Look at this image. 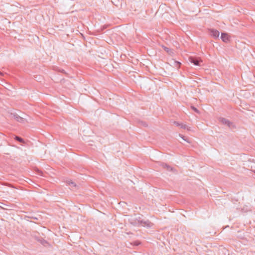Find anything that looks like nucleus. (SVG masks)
Instances as JSON below:
<instances>
[{
  "instance_id": "f257e3e1",
  "label": "nucleus",
  "mask_w": 255,
  "mask_h": 255,
  "mask_svg": "<svg viewBox=\"0 0 255 255\" xmlns=\"http://www.w3.org/2000/svg\"><path fill=\"white\" fill-rule=\"evenodd\" d=\"M130 223L134 226H143L150 228L152 226V224L148 220L143 221L137 218H134L130 220Z\"/></svg>"
},
{
  "instance_id": "f03ea898",
  "label": "nucleus",
  "mask_w": 255,
  "mask_h": 255,
  "mask_svg": "<svg viewBox=\"0 0 255 255\" xmlns=\"http://www.w3.org/2000/svg\"><path fill=\"white\" fill-rule=\"evenodd\" d=\"M189 61L196 66H200L202 63V60L198 57H190L189 58Z\"/></svg>"
},
{
  "instance_id": "7ed1b4c3",
  "label": "nucleus",
  "mask_w": 255,
  "mask_h": 255,
  "mask_svg": "<svg viewBox=\"0 0 255 255\" xmlns=\"http://www.w3.org/2000/svg\"><path fill=\"white\" fill-rule=\"evenodd\" d=\"M11 116L12 118L19 123H24L25 122V119L20 117L16 113L11 114Z\"/></svg>"
},
{
  "instance_id": "20e7f679",
  "label": "nucleus",
  "mask_w": 255,
  "mask_h": 255,
  "mask_svg": "<svg viewBox=\"0 0 255 255\" xmlns=\"http://www.w3.org/2000/svg\"><path fill=\"white\" fill-rule=\"evenodd\" d=\"M220 122L222 124L227 125L229 128H232L233 126V124L232 123L230 122L228 120L223 118H220L219 119Z\"/></svg>"
},
{
  "instance_id": "39448f33",
  "label": "nucleus",
  "mask_w": 255,
  "mask_h": 255,
  "mask_svg": "<svg viewBox=\"0 0 255 255\" xmlns=\"http://www.w3.org/2000/svg\"><path fill=\"white\" fill-rule=\"evenodd\" d=\"M210 34L214 38H218L219 36L220 32L219 31L214 29H210L209 30Z\"/></svg>"
},
{
  "instance_id": "423d86ee",
  "label": "nucleus",
  "mask_w": 255,
  "mask_h": 255,
  "mask_svg": "<svg viewBox=\"0 0 255 255\" xmlns=\"http://www.w3.org/2000/svg\"><path fill=\"white\" fill-rule=\"evenodd\" d=\"M221 38L222 40L225 42H228L229 41V37L227 33H222Z\"/></svg>"
},
{
  "instance_id": "0eeeda50",
  "label": "nucleus",
  "mask_w": 255,
  "mask_h": 255,
  "mask_svg": "<svg viewBox=\"0 0 255 255\" xmlns=\"http://www.w3.org/2000/svg\"><path fill=\"white\" fill-rule=\"evenodd\" d=\"M67 183L71 189H74L76 188L77 185L75 182L72 181H68Z\"/></svg>"
},
{
  "instance_id": "6e6552de",
  "label": "nucleus",
  "mask_w": 255,
  "mask_h": 255,
  "mask_svg": "<svg viewBox=\"0 0 255 255\" xmlns=\"http://www.w3.org/2000/svg\"><path fill=\"white\" fill-rule=\"evenodd\" d=\"M162 166L164 168H167V170H168V171H172L173 170V168L166 163H162Z\"/></svg>"
},
{
  "instance_id": "1a4fd4ad",
  "label": "nucleus",
  "mask_w": 255,
  "mask_h": 255,
  "mask_svg": "<svg viewBox=\"0 0 255 255\" xmlns=\"http://www.w3.org/2000/svg\"><path fill=\"white\" fill-rule=\"evenodd\" d=\"M14 139L20 142H24L23 139L22 138H21L20 137H19L18 136H15L14 137Z\"/></svg>"
},
{
  "instance_id": "9d476101",
  "label": "nucleus",
  "mask_w": 255,
  "mask_h": 255,
  "mask_svg": "<svg viewBox=\"0 0 255 255\" xmlns=\"http://www.w3.org/2000/svg\"><path fill=\"white\" fill-rule=\"evenodd\" d=\"M180 127L182 128H183V129H188L189 130V129L188 128H187V126L185 125V124H180Z\"/></svg>"
},
{
  "instance_id": "9b49d317",
  "label": "nucleus",
  "mask_w": 255,
  "mask_h": 255,
  "mask_svg": "<svg viewBox=\"0 0 255 255\" xmlns=\"http://www.w3.org/2000/svg\"><path fill=\"white\" fill-rule=\"evenodd\" d=\"M174 123V125H176V126H177V127H180V123H178V122H175H175H174V123Z\"/></svg>"
},
{
  "instance_id": "f8f14e48",
  "label": "nucleus",
  "mask_w": 255,
  "mask_h": 255,
  "mask_svg": "<svg viewBox=\"0 0 255 255\" xmlns=\"http://www.w3.org/2000/svg\"><path fill=\"white\" fill-rule=\"evenodd\" d=\"M192 108L196 113H198L199 112L198 110H197V109L196 108H195L194 107H192Z\"/></svg>"
},
{
  "instance_id": "ddd939ff",
  "label": "nucleus",
  "mask_w": 255,
  "mask_h": 255,
  "mask_svg": "<svg viewBox=\"0 0 255 255\" xmlns=\"http://www.w3.org/2000/svg\"><path fill=\"white\" fill-rule=\"evenodd\" d=\"M179 136H180L182 138H183V139H184L185 141H186L187 142H189V141L187 139H185V138H184V136H183L182 135L179 134Z\"/></svg>"
},
{
  "instance_id": "4468645a",
  "label": "nucleus",
  "mask_w": 255,
  "mask_h": 255,
  "mask_svg": "<svg viewBox=\"0 0 255 255\" xmlns=\"http://www.w3.org/2000/svg\"><path fill=\"white\" fill-rule=\"evenodd\" d=\"M164 49H165L166 51L168 52V50H169V48H168L165 47Z\"/></svg>"
},
{
  "instance_id": "2eb2a0df",
  "label": "nucleus",
  "mask_w": 255,
  "mask_h": 255,
  "mask_svg": "<svg viewBox=\"0 0 255 255\" xmlns=\"http://www.w3.org/2000/svg\"><path fill=\"white\" fill-rule=\"evenodd\" d=\"M1 73L0 72V75H1Z\"/></svg>"
}]
</instances>
